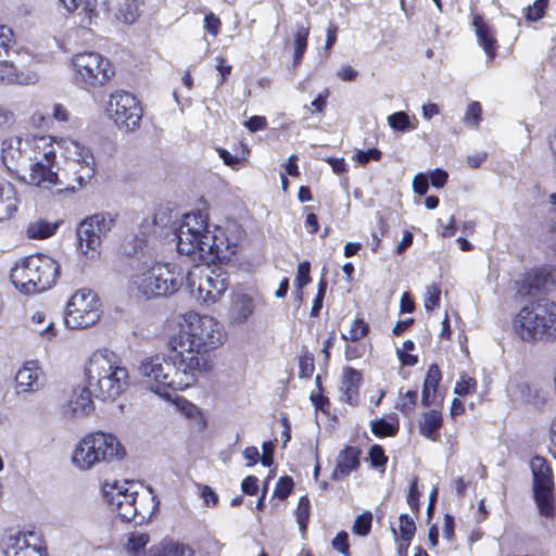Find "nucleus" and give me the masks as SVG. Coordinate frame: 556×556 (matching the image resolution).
Returning <instances> with one entry per match:
<instances>
[{"label": "nucleus", "mask_w": 556, "mask_h": 556, "mask_svg": "<svg viewBox=\"0 0 556 556\" xmlns=\"http://www.w3.org/2000/svg\"><path fill=\"white\" fill-rule=\"evenodd\" d=\"M471 25L475 29L478 45L484 51L488 61H494L500 48L494 28L485 22L483 15L480 13L473 14Z\"/></svg>", "instance_id": "6ab92c4d"}, {"label": "nucleus", "mask_w": 556, "mask_h": 556, "mask_svg": "<svg viewBox=\"0 0 556 556\" xmlns=\"http://www.w3.org/2000/svg\"><path fill=\"white\" fill-rule=\"evenodd\" d=\"M372 515L369 511H366L359 515L352 528L353 533L357 535H367L371 529Z\"/></svg>", "instance_id": "37998d69"}, {"label": "nucleus", "mask_w": 556, "mask_h": 556, "mask_svg": "<svg viewBox=\"0 0 556 556\" xmlns=\"http://www.w3.org/2000/svg\"><path fill=\"white\" fill-rule=\"evenodd\" d=\"M146 296H164L174 292V274L168 265H157L134 281Z\"/></svg>", "instance_id": "dca6fc26"}, {"label": "nucleus", "mask_w": 556, "mask_h": 556, "mask_svg": "<svg viewBox=\"0 0 556 556\" xmlns=\"http://www.w3.org/2000/svg\"><path fill=\"white\" fill-rule=\"evenodd\" d=\"M440 380L441 371L439 367L437 365H431L424 381L421 393L422 405L429 406L433 402Z\"/></svg>", "instance_id": "72a5a7b5"}, {"label": "nucleus", "mask_w": 556, "mask_h": 556, "mask_svg": "<svg viewBox=\"0 0 556 556\" xmlns=\"http://www.w3.org/2000/svg\"><path fill=\"white\" fill-rule=\"evenodd\" d=\"M442 414L438 410H429L421 415L418 421L419 433L435 442L440 438V429L442 427Z\"/></svg>", "instance_id": "cd10ccee"}, {"label": "nucleus", "mask_w": 556, "mask_h": 556, "mask_svg": "<svg viewBox=\"0 0 556 556\" xmlns=\"http://www.w3.org/2000/svg\"><path fill=\"white\" fill-rule=\"evenodd\" d=\"M110 506L124 521L143 523L155 513L159 502L151 489L134 481L116 483L109 493Z\"/></svg>", "instance_id": "39448f33"}, {"label": "nucleus", "mask_w": 556, "mask_h": 556, "mask_svg": "<svg viewBox=\"0 0 556 556\" xmlns=\"http://www.w3.org/2000/svg\"><path fill=\"white\" fill-rule=\"evenodd\" d=\"M101 316L98 295L89 289L77 290L68 300L64 323L70 329H86L96 325Z\"/></svg>", "instance_id": "9b49d317"}, {"label": "nucleus", "mask_w": 556, "mask_h": 556, "mask_svg": "<svg viewBox=\"0 0 556 556\" xmlns=\"http://www.w3.org/2000/svg\"><path fill=\"white\" fill-rule=\"evenodd\" d=\"M534 500L541 516L552 519L555 516L554 484L533 488Z\"/></svg>", "instance_id": "c85d7f7f"}, {"label": "nucleus", "mask_w": 556, "mask_h": 556, "mask_svg": "<svg viewBox=\"0 0 556 556\" xmlns=\"http://www.w3.org/2000/svg\"><path fill=\"white\" fill-rule=\"evenodd\" d=\"M429 189V179L426 174L419 173L413 179V190L419 195H425Z\"/></svg>", "instance_id": "e2e57ef3"}, {"label": "nucleus", "mask_w": 556, "mask_h": 556, "mask_svg": "<svg viewBox=\"0 0 556 556\" xmlns=\"http://www.w3.org/2000/svg\"><path fill=\"white\" fill-rule=\"evenodd\" d=\"M254 300L247 293H239L232 302V319L235 323H245L254 313Z\"/></svg>", "instance_id": "7c9ffc66"}, {"label": "nucleus", "mask_w": 556, "mask_h": 556, "mask_svg": "<svg viewBox=\"0 0 556 556\" xmlns=\"http://www.w3.org/2000/svg\"><path fill=\"white\" fill-rule=\"evenodd\" d=\"M326 290H327V281L324 278H321L318 282L317 294L314 299L313 306L311 309L312 316H317L319 314V312L323 307V301H324V298L326 294Z\"/></svg>", "instance_id": "4d7b16f0"}, {"label": "nucleus", "mask_w": 556, "mask_h": 556, "mask_svg": "<svg viewBox=\"0 0 556 556\" xmlns=\"http://www.w3.org/2000/svg\"><path fill=\"white\" fill-rule=\"evenodd\" d=\"M150 556H174V541L166 536L159 544L151 547Z\"/></svg>", "instance_id": "09e8293b"}, {"label": "nucleus", "mask_w": 556, "mask_h": 556, "mask_svg": "<svg viewBox=\"0 0 556 556\" xmlns=\"http://www.w3.org/2000/svg\"><path fill=\"white\" fill-rule=\"evenodd\" d=\"M477 388V381L470 377H462L459 381L456 382L454 392L459 396H465L470 393H473Z\"/></svg>", "instance_id": "3c124183"}, {"label": "nucleus", "mask_w": 556, "mask_h": 556, "mask_svg": "<svg viewBox=\"0 0 556 556\" xmlns=\"http://www.w3.org/2000/svg\"><path fill=\"white\" fill-rule=\"evenodd\" d=\"M108 116L119 128L135 130L140 126L143 110L139 100L130 92L117 90L111 93L106 104Z\"/></svg>", "instance_id": "ddd939ff"}, {"label": "nucleus", "mask_w": 556, "mask_h": 556, "mask_svg": "<svg viewBox=\"0 0 556 556\" xmlns=\"http://www.w3.org/2000/svg\"><path fill=\"white\" fill-rule=\"evenodd\" d=\"M465 122L473 124L476 126L479 125V123L482 119V106L480 102L472 101L468 104L466 113H465Z\"/></svg>", "instance_id": "864d4df0"}, {"label": "nucleus", "mask_w": 556, "mask_h": 556, "mask_svg": "<svg viewBox=\"0 0 556 556\" xmlns=\"http://www.w3.org/2000/svg\"><path fill=\"white\" fill-rule=\"evenodd\" d=\"M441 301V287L439 283H431L427 287L424 305L426 311H434L440 306Z\"/></svg>", "instance_id": "ea45409f"}, {"label": "nucleus", "mask_w": 556, "mask_h": 556, "mask_svg": "<svg viewBox=\"0 0 556 556\" xmlns=\"http://www.w3.org/2000/svg\"><path fill=\"white\" fill-rule=\"evenodd\" d=\"M70 67L73 85L87 92H96L108 87L116 75L113 62L97 51L75 53Z\"/></svg>", "instance_id": "423d86ee"}, {"label": "nucleus", "mask_w": 556, "mask_h": 556, "mask_svg": "<svg viewBox=\"0 0 556 556\" xmlns=\"http://www.w3.org/2000/svg\"><path fill=\"white\" fill-rule=\"evenodd\" d=\"M0 84H22V74L12 62L0 61Z\"/></svg>", "instance_id": "58836bf2"}, {"label": "nucleus", "mask_w": 556, "mask_h": 556, "mask_svg": "<svg viewBox=\"0 0 556 556\" xmlns=\"http://www.w3.org/2000/svg\"><path fill=\"white\" fill-rule=\"evenodd\" d=\"M62 223L61 219L51 222L47 218L39 217L28 223L25 235L31 240H46L56 233Z\"/></svg>", "instance_id": "5701e85b"}, {"label": "nucleus", "mask_w": 556, "mask_h": 556, "mask_svg": "<svg viewBox=\"0 0 556 556\" xmlns=\"http://www.w3.org/2000/svg\"><path fill=\"white\" fill-rule=\"evenodd\" d=\"M511 328L528 343L556 339V303L541 299L523 305L513 317Z\"/></svg>", "instance_id": "7ed1b4c3"}, {"label": "nucleus", "mask_w": 556, "mask_h": 556, "mask_svg": "<svg viewBox=\"0 0 556 556\" xmlns=\"http://www.w3.org/2000/svg\"><path fill=\"white\" fill-rule=\"evenodd\" d=\"M293 486V481L290 477H282L277 482L276 489H275V495L279 497L280 500L286 498L289 493L291 492Z\"/></svg>", "instance_id": "052dcab7"}, {"label": "nucleus", "mask_w": 556, "mask_h": 556, "mask_svg": "<svg viewBox=\"0 0 556 556\" xmlns=\"http://www.w3.org/2000/svg\"><path fill=\"white\" fill-rule=\"evenodd\" d=\"M226 334L223 326L212 316L188 312L178 323L176 345L188 348H219Z\"/></svg>", "instance_id": "6e6552de"}, {"label": "nucleus", "mask_w": 556, "mask_h": 556, "mask_svg": "<svg viewBox=\"0 0 556 556\" xmlns=\"http://www.w3.org/2000/svg\"><path fill=\"white\" fill-rule=\"evenodd\" d=\"M15 42L12 28L7 25H0V55L8 54Z\"/></svg>", "instance_id": "de8ad7c7"}, {"label": "nucleus", "mask_w": 556, "mask_h": 556, "mask_svg": "<svg viewBox=\"0 0 556 556\" xmlns=\"http://www.w3.org/2000/svg\"><path fill=\"white\" fill-rule=\"evenodd\" d=\"M417 403V391H407L397 402L396 408L404 414L414 410Z\"/></svg>", "instance_id": "603ef678"}, {"label": "nucleus", "mask_w": 556, "mask_h": 556, "mask_svg": "<svg viewBox=\"0 0 556 556\" xmlns=\"http://www.w3.org/2000/svg\"><path fill=\"white\" fill-rule=\"evenodd\" d=\"M369 332V325L363 318H355L349 330V338L352 341H358L365 338Z\"/></svg>", "instance_id": "a18cd8bd"}, {"label": "nucleus", "mask_w": 556, "mask_h": 556, "mask_svg": "<svg viewBox=\"0 0 556 556\" xmlns=\"http://www.w3.org/2000/svg\"><path fill=\"white\" fill-rule=\"evenodd\" d=\"M115 225V217L109 213H96L83 219L77 227L78 249L89 258L101 253L102 239Z\"/></svg>", "instance_id": "f8f14e48"}, {"label": "nucleus", "mask_w": 556, "mask_h": 556, "mask_svg": "<svg viewBox=\"0 0 556 556\" xmlns=\"http://www.w3.org/2000/svg\"><path fill=\"white\" fill-rule=\"evenodd\" d=\"M153 232L168 237L174 232L173 207L170 203L160 204L153 214Z\"/></svg>", "instance_id": "a878e982"}, {"label": "nucleus", "mask_w": 556, "mask_h": 556, "mask_svg": "<svg viewBox=\"0 0 556 556\" xmlns=\"http://www.w3.org/2000/svg\"><path fill=\"white\" fill-rule=\"evenodd\" d=\"M549 0H535L532 5L527 8L525 17L528 21L536 22L544 17L545 10L548 7Z\"/></svg>", "instance_id": "79ce46f5"}, {"label": "nucleus", "mask_w": 556, "mask_h": 556, "mask_svg": "<svg viewBox=\"0 0 556 556\" xmlns=\"http://www.w3.org/2000/svg\"><path fill=\"white\" fill-rule=\"evenodd\" d=\"M5 556H46V548L35 532L10 533L4 539Z\"/></svg>", "instance_id": "f3484780"}, {"label": "nucleus", "mask_w": 556, "mask_h": 556, "mask_svg": "<svg viewBox=\"0 0 556 556\" xmlns=\"http://www.w3.org/2000/svg\"><path fill=\"white\" fill-rule=\"evenodd\" d=\"M142 0H123L118 3V14L126 24H132L139 16Z\"/></svg>", "instance_id": "e433bc0d"}, {"label": "nucleus", "mask_w": 556, "mask_h": 556, "mask_svg": "<svg viewBox=\"0 0 556 556\" xmlns=\"http://www.w3.org/2000/svg\"><path fill=\"white\" fill-rule=\"evenodd\" d=\"M214 243L208 230V215L201 211L184 214L176 228V252L195 260L204 258V253H213Z\"/></svg>", "instance_id": "1a4fd4ad"}, {"label": "nucleus", "mask_w": 556, "mask_h": 556, "mask_svg": "<svg viewBox=\"0 0 556 556\" xmlns=\"http://www.w3.org/2000/svg\"><path fill=\"white\" fill-rule=\"evenodd\" d=\"M315 365L314 357L308 353L300 358V376L303 378H311L314 374Z\"/></svg>", "instance_id": "bf43d9fd"}, {"label": "nucleus", "mask_w": 556, "mask_h": 556, "mask_svg": "<svg viewBox=\"0 0 556 556\" xmlns=\"http://www.w3.org/2000/svg\"><path fill=\"white\" fill-rule=\"evenodd\" d=\"M204 28L212 36H217L222 29V21L213 12L205 14L204 16Z\"/></svg>", "instance_id": "13d9d810"}, {"label": "nucleus", "mask_w": 556, "mask_h": 556, "mask_svg": "<svg viewBox=\"0 0 556 556\" xmlns=\"http://www.w3.org/2000/svg\"><path fill=\"white\" fill-rule=\"evenodd\" d=\"M309 500L306 496H302L295 510L296 521L302 532L306 529L309 518Z\"/></svg>", "instance_id": "a19ab883"}, {"label": "nucleus", "mask_w": 556, "mask_h": 556, "mask_svg": "<svg viewBox=\"0 0 556 556\" xmlns=\"http://www.w3.org/2000/svg\"><path fill=\"white\" fill-rule=\"evenodd\" d=\"M59 276L60 264L42 253L21 258L10 271L12 283L24 294L40 293L50 289Z\"/></svg>", "instance_id": "20e7f679"}, {"label": "nucleus", "mask_w": 556, "mask_h": 556, "mask_svg": "<svg viewBox=\"0 0 556 556\" xmlns=\"http://www.w3.org/2000/svg\"><path fill=\"white\" fill-rule=\"evenodd\" d=\"M547 279L548 274L544 269L528 270L519 282V292L525 295H533L544 289Z\"/></svg>", "instance_id": "bb28decb"}, {"label": "nucleus", "mask_w": 556, "mask_h": 556, "mask_svg": "<svg viewBox=\"0 0 556 556\" xmlns=\"http://www.w3.org/2000/svg\"><path fill=\"white\" fill-rule=\"evenodd\" d=\"M428 179H430V182H431L432 187H434V188H443L447 184L448 174H447L446 170H444L442 168H435L430 174V177Z\"/></svg>", "instance_id": "0e129e2a"}, {"label": "nucleus", "mask_w": 556, "mask_h": 556, "mask_svg": "<svg viewBox=\"0 0 556 556\" xmlns=\"http://www.w3.org/2000/svg\"><path fill=\"white\" fill-rule=\"evenodd\" d=\"M18 203L13 185L0 179V220L13 217L18 210Z\"/></svg>", "instance_id": "393cba45"}, {"label": "nucleus", "mask_w": 556, "mask_h": 556, "mask_svg": "<svg viewBox=\"0 0 556 556\" xmlns=\"http://www.w3.org/2000/svg\"><path fill=\"white\" fill-rule=\"evenodd\" d=\"M86 383L96 399L113 402L129 386L128 370L113 350H96L84 366Z\"/></svg>", "instance_id": "f03ea898"}, {"label": "nucleus", "mask_w": 556, "mask_h": 556, "mask_svg": "<svg viewBox=\"0 0 556 556\" xmlns=\"http://www.w3.org/2000/svg\"><path fill=\"white\" fill-rule=\"evenodd\" d=\"M531 470L533 473V488L554 484L552 469L545 458L541 456L533 457Z\"/></svg>", "instance_id": "473e14b6"}, {"label": "nucleus", "mask_w": 556, "mask_h": 556, "mask_svg": "<svg viewBox=\"0 0 556 556\" xmlns=\"http://www.w3.org/2000/svg\"><path fill=\"white\" fill-rule=\"evenodd\" d=\"M52 121L66 123L70 121L71 112L62 103H54L52 106Z\"/></svg>", "instance_id": "69168bd1"}, {"label": "nucleus", "mask_w": 556, "mask_h": 556, "mask_svg": "<svg viewBox=\"0 0 556 556\" xmlns=\"http://www.w3.org/2000/svg\"><path fill=\"white\" fill-rule=\"evenodd\" d=\"M244 126L251 131L256 132L267 128L268 123L265 116L253 115L244 122Z\"/></svg>", "instance_id": "680f3d73"}, {"label": "nucleus", "mask_w": 556, "mask_h": 556, "mask_svg": "<svg viewBox=\"0 0 556 556\" xmlns=\"http://www.w3.org/2000/svg\"><path fill=\"white\" fill-rule=\"evenodd\" d=\"M311 31V25L307 22L306 25H296V30L293 35V65L299 66L304 58V54L308 47V37Z\"/></svg>", "instance_id": "2f4dec72"}, {"label": "nucleus", "mask_w": 556, "mask_h": 556, "mask_svg": "<svg viewBox=\"0 0 556 556\" xmlns=\"http://www.w3.org/2000/svg\"><path fill=\"white\" fill-rule=\"evenodd\" d=\"M54 164L47 161H33L30 167V182L35 186H53L58 184V174L53 170Z\"/></svg>", "instance_id": "b1692460"}, {"label": "nucleus", "mask_w": 556, "mask_h": 556, "mask_svg": "<svg viewBox=\"0 0 556 556\" xmlns=\"http://www.w3.org/2000/svg\"><path fill=\"white\" fill-rule=\"evenodd\" d=\"M228 286V274L219 266L197 263L187 271L186 287L201 303H215L225 293Z\"/></svg>", "instance_id": "9d476101"}, {"label": "nucleus", "mask_w": 556, "mask_h": 556, "mask_svg": "<svg viewBox=\"0 0 556 556\" xmlns=\"http://www.w3.org/2000/svg\"><path fill=\"white\" fill-rule=\"evenodd\" d=\"M30 124L35 128L49 129L52 125V117L49 113L41 111H35L29 119Z\"/></svg>", "instance_id": "5fc2aeb1"}, {"label": "nucleus", "mask_w": 556, "mask_h": 556, "mask_svg": "<svg viewBox=\"0 0 556 556\" xmlns=\"http://www.w3.org/2000/svg\"><path fill=\"white\" fill-rule=\"evenodd\" d=\"M388 124L392 129L402 132L415 130L418 126V122L415 121L413 123L409 115L404 111H399L389 115Z\"/></svg>", "instance_id": "f704fd0d"}, {"label": "nucleus", "mask_w": 556, "mask_h": 556, "mask_svg": "<svg viewBox=\"0 0 556 556\" xmlns=\"http://www.w3.org/2000/svg\"><path fill=\"white\" fill-rule=\"evenodd\" d=\"M41 370L37 361H28L16 372L15 382L17 393L34 392L42 387Z\"/></svg>", "instance_id": "aec40b11"}, {"label": "nucleus", "mask_w": 556, "mask_h": 556, "mask_svg": "<svg viewBox=\"0 0 556 556\" xmlns=\"http://www.w3.org/2000/svg\"><path fill=\"white\" fill-rule=\"evenodd\" d=\"M399 426L378 419L371 424V431L378 437H392L397 432Z\"/></svg>", "instance_id": "c03bdc74"}, {"label": "nucleus", "mask_w": 556, "mask_h": 556, "mask_svg": "<svg viewBox=\"0 0 556 556\" xmlns=\"http://www.w3.org/2000/svg\"><path fill=\"white\" fill-rule=\"evenodd\" d=\"M176 409L188 420L195 431H202L205 428V419L197 405L184 397L176 396Z\"/></svg>", "instance_id": "c756f323"}, {"label": "nucleus", "mask_w": 556, "mask_h": 556, "mask_svg": "<svg viewBox=\"0 0 556 556\" xmlns=\"http://www.w3.org/2000/svg\"><path fill=\"white\" fill-rule=\"evenodd\" d=\"M138 370L141 376L150 379V389L167 402L173 401L174 376L173 364L160 356L147 358L141 362Z\"/></svg>", "instance_id": "4468645a"}, {"label": "nucleus", "mask_w": 556, "mask_h": 556, "mask_svg": "<svg viewBox=\"0 0 556 556\" xmlns=\"http://www.w3.org/2000/svg\"><path fill=\"white\" fill-rule=\"evenodd\" d=\"M311 264L304 261L298 265L296 277L294 285L298 290H302L305 286L311 282Z\"/></svg>", "instance_id": "49530a36"}, {"label": "nucleus", "mask_w": 556, "mask_h": 556, "mask_svg": "<svg viewBox=\"0 0 556 556\" xmlns=\"http://www.w3.org/2000/svg\"><path fill=\"white\" fill-rule=\"evenodd\" d=\"M359 455L361 452L356 447L346 446L343 448L337 457V464L331 478L339 481L356 470L359 466Z\"/></svg>", "instance_id": "412c9836"}, {"label": "nucleus", "mask_w": 556, "mask_h": 556, "mask_svg": "<svg viewBox=\"0 0 556 556\" xmlns=\"http://www.w3.org/2000/svg\"><path fill=\"white\" fill-rule=\"evenodd\" d=\"M349 535L346 532L342 531L337 534V536L332 540V547L342 553L345 556H349Z\"/></svg>", "instance_id": "338daca9"}, {"label": "nucleus", "mask_w": 556, "mask_h": 556, "mask_svg": "<svg viewBox=\"0 0 556 556\" xmlns=\"http://www.w3.org/2000/svg\"><path fill=\"white\" fill-rule=\"evenodd\" d=\"M213 367L207 350H185L181 353L179 365L176 366V376L182 374L184 378L176 381V389L184 390L195 382V372L208 371Z\"/></svg>", "instance_id": "2eb2a0df"}, {"label": "nucleus", "mask_w": 556, "mask_h": 556, "mask_svg": "<svg viewBox=\"0 0 556 556\" xmlns=\"http://www.w3.org/2000/svg\"><path fill=\"white\" fill-rule=\"evenodd\" d=\"M416 527L413 517L408 515L400 516V531L402 540L409 542L415 533Z\"/></svg>", "instance_id": "8fccbe9b"}, {"label": "nucleus", "mask_w": 556, "mask_h": 556, "mask_svg": "<svg viewBox=\"0 0 556 556\" xmlns=\"http://www.w3.org/2000/svg\"><path fill=\"white\" fill-rule=\"evenodd\" d=\"M126 451L118 439L103 431L86 434L73 451V464L88 470L102 462L111 463L125 457Z\"/></svg>", "instance_id": "0eeeda50"}, {"label": "nucleus", "mask_w": 556, "mask_h": 556, "mask_svg": "<svg viewBox=\"0 0 556 556\" xmlns=\"http://www.w3.org/2000/svg\"><path fill=\"white\" fill-rule=\"evenodd\" d=\"M216 151L219 157L223 160L224 164L235 170H238L243 166V164L247 162V156L249 155V150L245 144H241V155H232L228 150L224 148H217Z\"/></svg>", "instance_id": "c9c22d12"}, {"label": "nucleus", "mask_w": 556, "mask_h": 556, "mask_svg": "<svg viewBox=\"0 0 556 556\" xmlns=\"http://www.w3.org/2000/svg\"><path fill=\"white\" fill-rule=\"evenodd\" d=\"M369 457L372 466L381 467L387 463V457L381 446L374 445L369 451Z\"/></svg>", "instance_id": "774afa93"}, {"label": "nucleus", "mask_w": 556, "mask_h": 556, "mask_svg": "<svg viewBox=\"0 0 556 556\" xmlns=\"http://www.w3.org/2000/svg\"><path fill=\"white\" fill-rule=\"evenodd\" d=\"M92 395V391L87 383L84 388L74 389L67 403L63 407L64 417L75 420L90 415L94 409L91 400Z\"/></svg>", "instance_id": "a211bd4d"}, {"label": "nucleus", "mask_w": 556, "mask_h": 556, "mask_svg": "<svg viewBox=\"0 0 556 556\" xmlns=\"http://www.w3.org/2000/svg\"><path fill=\"white\" fill-rule=\"evenodd\" d=\"M361 380L362 375L359 371L353 368L344 369L340 386V399L351 405L356 404L358 401Z\"/></svg>", "instance_id": "4be33fe9"}, {"label": "nucleus", "mask_w": 556, "mask_h": 556, "mask_svg": "<svg viewBox=\"0 0 556 556\" xmlns=\"http://www.w3.org/2000/svg\"><path fill=\"white\" fill-rule=\"evenodd\" d=\"M29 146V159L31 161H47L55 164V144L63 149V155L71 162V169L74 174V181L77 187L89 184L96 174V161L90 149L77 140L49 135H34L27 139Z\"/></svg>", "instance_id": "f257e3e1"}, {"label": "nucleus", "mask_w": 556, "mask_h": 556, "mask_svg": "<svg viewBox=\"0 0 556 556\" xmlns=\"http://www.w3.org/2000/svg\"><path fill=\"white\" fill-rule=\"evenodd\" d=\"M355 156L359 164L366 165L370 161H380L382 152L377 148H370L368 150H358Z\"/></svg>", "instance_id": "6e6d98bb"}, {"label": "nucleus", "mask_w": 556, "mask_h": 556, "mask_svg": "<svg viewBox=\"0 0 556 556\" xmlns=\"http://www.w3.org/2000/svg\"><path fill=\"white\" fill-rule=\"evenodd\" d=\"M150 538L147 533L135 531L128 534L126 549L129 554L137 556L144 551Z\"/></svg>", "instance_id": "4c0bfd02"}]
</instances>
